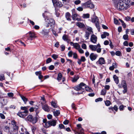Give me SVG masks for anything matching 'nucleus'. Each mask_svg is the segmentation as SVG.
Wrapping results in <instances>:
<instances>
[{
    "label": "nucleus",
    "instance_id": "e2e57ef3",
    "mask_svg": "<svg viewBox=\"0 0 134 134\" xmlns=\"http://www.w3.org/2000/svg\"><path fill=\"white\" fill-rule=\"evenodd\" d=\"M28 21H29L30 23L32 25H35L34 23L32 21L30 20H29V19H28Z\"/></svg>",
    "mask_w": 134,
    "mask_h": 134
},
{
    "label": "nucleus",
    "instance_id": "0e129e2a",
    "mask_svg": "<svg viewBox=\"0 0 134 134\" xmlns=\"http://www.w3.org/2000/svg\"><path fill=\"white\" fill-rule=\"evenodd\" d=\"M73 58L75 59H76L77 58V54L76 53H73Z\"/></svg>",
    "mask_w": 134,
    "mask_h": 134
},
{
    "label": "nucleus",
    "instance_id": "20e7f679",
    "mask_svg": "<svg viewBox=\"0 0 134 134\" xmlns=\"http://www.w3.org/2000/svg\"><path fill=\"white\" fill-rule=\"evenodd\" d=\"M36 37L35 34L34 32H29L25 36L24 39L27 43H31L33 38Z\"/></svg>",
    "mask_w": 134,
    "mask_h": 134
},
{
    "label": "nucleus",
    "instance_id": "2eb2a0df",
    "mask_svg": "<svg viewBox=\"0 0 134 134\" xmlns=\"http://www.w3.org/2000/svg\"><path fill=\"white\" fill-rule=\"evenodd\" d=\"M11 123L12 125L13 129L15 130H18L19 127L17 125V123L14 120H13L11 122Z\"/></svg>",
    "mask_w": 134,
    "mask_h": 134
},
{
    "label": "nucleus",
    "instance_id": "c9c22d12",
    "mask_svg": "<svg viewBox=\"0 0 134 134\" xmlns=\"http://www.w3.org/2000/svg\"><path fill=\"white\" fill-rule=\"evenodd\" d=\"M51 105L54 107L57 108V105L56 103L54 101H52L51 102Z\"/></svg>",
    "mask_w": 134,
    "mask_h": 134
},
{
    "label": "nucleus",
    "instance_id": "5701e85b",
    "mask_svg": "<svg viewBox=\"0 0 134 134\" xmlns=\"http://www.w3.org/2000/svg\"><path fill=\"white\" fill-rule=\"evenodd\" d=\"M79 78V77L78 76H75L74 77L71 78V81L73 82H76Z\"/></svg>",
    "mask_w": 134,
    "mask_h": 134
},
{
    "label": "nucleus",
    "instance_id": "13d9d810",
    "mask_svg": "<svg viewBox=\"0 0 134 134\" xmlns=\"http://www.w3.org/2000/svg\"><path fill=\"white\" fill-rule=\"evenodd\" d=\"M77 10L79 11H82L83 10V8L82 7H79L77 9Z\"/></svg>",
    "mask_w": 134,
    "mask_h": 134
},
{
    "label": "nucleus",
    "instance_id": "9b49d317",
    "mask_svg": "<svg viewBox=\"0 0 134 134\" xmlns=\"http://www.w3.org/2000/svg\"><path fill=\"white\" fill-rule=\"evenodd\" d=\"M84 5L86 7L91 8H94V4L90 1H88L85 3Z\"/></svg>",
    "mask_w": 134,
    "mask_h": 134
},
{
    "label": "nucleus",
    "instance_id": "aec40b11",
    "mask_svg": "<svg viewBox=\"0 0 134 134\" xmlns=\"http://www.w3.org/2000/svg\"><path fill=\"white\" fill-rule=\"evenodd\" d=\"M42 108L45 111L48 112L49 110L48 106L46 104L43 105Z\"/></svg>",
    "mask_w": 134,
    "mask_h": 134
},
{
    "label": "nucleus",
    "instance_id": "393cba45",
    "mask_svg": "<svg viewBox=\"0 0 134 134\" xmlns=\"http://www.w3.org/2000/svg\"><path fill=\"white\" fill-rule=\"evenodd\" d=\"M113 78L116 83V84H118L119 82L118 77L116 76L115 75H114L113 76Z\"/></svg>",
    "mask_w": 134,
    "mask_h": 134
},
{
    "label": "nucleus",
    "instance_id": "e433bc0d",
    "mask_svg": "<svg viewBox=\"0 0 134 134\" xmlns=\"http://www.w3.org/2000/svg\"><path fill=\"white\" fill-rule=\"evenodd\" d=\"M58 55L56 54H53L51 57L54 59L56 60L58 58Z\"/></svg>",
    "mask_w": 134,
    "mask_h": 134
},
{
    "label": "nucleus",
    "instance_id": "c03bdc74",
    "mask_svg": "<svg viewBox=\"0 0 134 134\" xmlns=\"http://www.w3.org/2000/svg\"><path fill=\"white\" fill-rule=\"evenodd\" d=\"M125 107V106L122 105H121L119 107V109L120 111L123 110Z\"/></svg>",
    "mask_w": 134,
    "mask_h": 134
},
{
    "label": "nucleus",
    "instance_id": "dca6fc26",
    "mask_svg": "<svg viewBox=\"0 0 134 134\" xmlns=\"http://www.w3.org/2000/svg\"><path fill=\"white\" fill-rule=\"evenodd\" d=\"M105 63V60L103 58L101 57L99 58V60L96 62V63L102 65Z\"/></svg>",
    "mask_w": 134,
    "mask_h": 134
},
{
    "label": "nucleus",
    "instance_id": "338daca9",
    "mask_svg": "<svg viewBox=\"0 0 134 134\" xmlns=\"http://www.w3.org/2000/svg\"><path fill=\"white\" fill-rule=\"evenodd\" d=\"M14 94L12 92L9 93V97H12L14 96Z\"/></svg>",
    "mask_w": 134,
    "mask_h": 134
},
{
    "label": "nucleus",
    "instance_id": "3c124183",
    "mask_svg": "<svg viewBox=\"0 0 134 134\" xmlns=\"http://www.w3.org/2000/svg\"><path fill=\"white\" fill-rule=\"evenodd\" d=\"M4 79V75H0V80L2 81Z\"/></svg>",
    "mask_w": 134,
    "mask_h": 134
},
{
    "label": "nucleus",
    "instance_id": "4c0bfd02",
    "mask_svg": "<svg viewBox=\"0 0 134 134\" xmlns=\"http://www.w3.org/2000/svg\"><path fill=\"white\" fill-rule=\"evenodd\" d=\"M123 38L124 40H128L129 36L127 34H125L123 36Z\"/></svg>",
    "mask_w": 134,
    "mask_h": 134
},
{
    "label": "nucleus",
    "instance_id": "a18cd8bd",
    "mask_svg": "<svg viewBox=\"0 0 134 134\" xmlns=\"http://www.w3.org/2000/svg\"><path fill=\"white\" fill-rule=\"evenodd\" d=\"M80 60L82 62H84L86 60V59L84 56L81 57Z\"/></svg>",
    "mask_w": 134,
    "mask_h": 134
},
{
    "label": "nucleus",
    "instance_id": "cd10ccee",
    "mask_svg": "<svg viewBox=\"0 0 134 134\" xmlns=\"http://www.w3.org/2000/svg\"><path fill=\"white\" fill-rule=\"evenodd\" d=\"M49 122V121H47L46 123L44 124H43V125L44 127L46 128H47L48 127H50V124H49L50 123Z\"/></svg>",
    "mask_w": 134,
    "mask_h": 134
},
{
    "label": "nucleus",
    "instance_id": "7c9ffc66",
    "mask_svg": "<svg viewBox=\"0 0 134 134\" xmlns=\"http://www.w3.org/2000/svg\"><path fill=\"white\" fill-rule=\"evenodd\" d=\"M82 17L83 18H88L90 17V15L89 14H83Z\"/></svg>",
    "mask_w": 134,
    "mask_h": 134
},
{
    "label": "nucleus",
    "instance_id": "473e14b6",
    "mask_svg": "<svg viewBox=\"0 0 134 134\" xmlns=\"http://www.w3.org/2000/svg\"><path fill=\"white\" fill-rule=\"evenodd\" d=\"M54 115L55 116H58L60 114L59 111L58 110H57L53 112Z\"/></svg>",
    "mask_w": 134,
    "mask_h": 134
},
{
    "label": "nucleus",
    "instance_id": "bf43d9fd",
    "mask_svg": "<svg viewBox=\"0 0 134 134\" xmlns=\"http://www.w3.org/2000/svg\"><path fill=\"white\" fill-rule=\"evenodd\" d=\"M123 44L125 46H128V42L127 41H125L123 43Z\"/></svg>",
    "mask_w": 134,
    "mask_h": 134
},
{
    "label": "nucleus",
    "instance_id": "f03ea898",
    "mask_svg": "<svg viewBox=\"0 0 134 134\" xmlns=\"http://www.w3.org/2000/svg\"><path fill=\"white\" fill-rule=\"evenodd\" d=\"M74 88L76 91L81 90L82 91L81 92L79 93V94L82 93H83L85 88L87 91L92 92V90L90 87L86 86L83 82H81L78 85L75 86Z\"/></svg>",
    "mask_w": 134,
    "mask_h": 134
},
{
    "label": "nucleus",
    "instance_id": "603ef678",
    "mask_svg": "<svg viewBox=\"0 0 134 134\" xmlns=\"http://www.w3.org/2000/svg\"><path fill=\"white\" fill-rule=\"evenodd\" d=\"M87 30L89 31V32L91 33L92 32V33H93V31H92V28L90 27H88L87 28Z\"/></svg>",
    "mask_w": 134,
    "mask_h": 134
},
{
    "label": "nucleus",
    "instance_id": "052dcab7",
    "mask_svg": "<svg viewBox=\"0 0 134 134\" xmlns=\"http://www.w3.org/2000/svg\"><path fill=\"white\" fill-rule=\"evenodd\" d=\"M109 41L110 42L109 46H110V47L111 48H113L114 47V46L112 44V42L111 40H109Z\"/></svg>",
    "mask_w": 134,
    "mask_h": 134
},
{
    "label": "nucleus",
    "instance_id": "ea45409f",
    "mask_svg": "<svg viewBox=\"0 0 134 134\" xmlns=\"http://www.w3.org/2000/svg\"><path fill=\"white\" fill-rule=\"evenodd\" d=\"M77 50L79 51V52L80 54H83L84 53L83 50L81 48V47H80V48H79Z\"/></svg>",
    "mask_w": 134,
    "mask_h": 134
},
{
    "label": "nucleus",
    "instance_id": "bb28decb",
    "mask_svg": "<svg viewBox=\"0 0 134 134\" xmlns=\"http://www.w3.org/2000/svg\"><path fill=\"white\" fill-rule=\"evenodd\" d=\"M18 130H14L13 129L10 132V134H18Z\"/></svg>",
    "mask_w": 134,
    "mask_h": 134
},
{
    "label": "nucleus",
    "instance_id": "a211bd4d",
    "mask_svg": "<svg viewBox=\"0 0 134 134\" xmlns=\"http://www.w3.org/2000/svg\"><path fill=\"white\" fill-rule=\"evenodd\" d=\"M62 39L66 41L68 43H69L70 41L68 36L66 34H64L63 35L62 37Z\"/></svg>",
    "mask_w": 134,
    "mask_h": 134
},
{
    "label": "nucleus",
    "instance_id": "c756f323",
    "mask_svg": "<svg viewBox=\"0 0 134 134\" xmlns=\"http://www.w3.org/2000/svg\"><path fill=\"white\" fill-rule=\"evenodd\" d=\"M29 108V106H26V107H21V110H24V111H28L27 109Z\"/></svg>",
    "mask_w": 134,
    "mask_h": 134
},
{
    "label": "nucleus",
    "instance_id": "f8f14e48",
    "mask_svg": "<svg viewBox=\"0 0 134 134\" xmlns=\"http://www.w3.org/2000/svg\"><path fill=\"white\" fill-rule=\"evenodd\" d=\"M98 56L97 54L92 53L90 54V58L91 61H93L96 59Z\"/></svg>",
    "mask_w": 134,
    "mask_h": 134
},
{
    "label": "nucleus",
    "instance_id": "a878e982",
    "mask_svg": "<svg viewBox=\"0 0 134 134\" xmlns=\"http://www.w3.org/2000/svg\"><path fill=\"white\" fill-rule=\"evenodd\" d=\"M62 4L59 1H58L57 2L55 3V5H54V7H61L62 6Z\"/></svg>",
    "mask_w": 134,
    "mask_h": 134
},
{
    "label": "nucleus",
    "instance_id": "a19ab883",
    "mask_svg": "<svg viewBox=\"0 0 134 134\" xmlns=\"http://www.w3.org/2000/svg\"><path fill=\"white\" fill-rule=\"evenodd\" d=\"M121 84L122 85L123 87H124V86L125 85L126 87V82L125 81L123 80L122 81Z\"/></svg>",
    "mask_w": 134,
    "mask_h": 134
},
{
    "label": "nucleus",
    "instance_id": "4d7b16f0",
    "mask_svg": "<svg viewBox=\"0 0 134 134\" xmlns=\"http://www.w3.org/2000/svg\"><path fill=\"white\" fill-rule=\"evenodd\" d=\"M110 88V86L109 85H106L104 87V88L105 90H109Z\"/></svg>",
    "mask_w": 134,
    "mask_h": 134
},
{
    "label": "nucleus",
    "instance_id": "4be33fe9",
    "mask_svg": "<svg viewBox=\"0 0 134 134\" xmlns=\"http://www.w3.org/2000/svg\"><path fill=\"white\" fill-rule=\"evenodd\" d=\"M76 25L80 28H83L85 26L84 24L80 22H77L76 24Z\"/></svg>",
    "mask_w": 134,
    "mask_h": 134
},
{
    "label": "nucleus",
    "instance_id": "09e8293b",
    "mask_svg": "<svg viewBox=\"0 0 134 134\" xmlns=\"http://www.w3.org/2000/svg\"><path fill=\"white\" fill-rule=\"evenodd\" d=\"M103 99L101 98H99L96 99L95 101L96 102H97L99 101H101Z\"/></svg>",
    "mask_w": 134,
    "mask_h": 134
},
{
    "label": "nucleus",
    "instance_id": "774afa93",
    "mask_svg": "<svg viewBox=\"0 0 134 134\" xmlns=\"http://www.w3.org/2000/svg\"><path fill=\"white\" fill-rule=\"evenodd\" d=\"M90 53L89 52L86 51L85 53V55L86 56V57H87L89 55Z\"/></svg>",
    "mask_w": 134,
    "mask_h": 134
},
{
    "label": "nucleus",
    "instance_id": "680f3d73",
    "mask_svg": "<svg viewBox=\"0 0 134 134\" xmlns=\"http://www.w3.org/2000/svg\"><path fill=\"white\" fill-rule=\"evenodd\" d=\"M59 127L60 129H64L65 128L64 126L62 124L59 125Z\"/></svg>",
    "mask_w": 134,
    "mask_h": 134
},
{
    "label": "nucleus",
    "instance_id": "0eeeda50",
    "mask_svg": "<svg viewBox=\"0 0 134 134\" xmlns=\"http://www.w3.org/2000/svg\"><path fill=\"white\" fill-rule=\"evenodd\" d=\"M89 47L90 49L92 51H96L98 53H100L101 51V48H99L97 49L96 46V45L90 44L89 45Z\"/></svg>",
    "mask_w": 134,
    "mask_h": 134
},
{
    "label": "nucleus",
    "instance_id": "4468645a",
    "mask_svg": "<svg viewBox=\"0 0 134 134\" xmlns=\"http://www.w3.org/2000/svg\"><path fill=\"white\" fill-rule=\"evenodd\" d=\"M70 44L71 45L73 46L77 50H78L80 47L79 44L77 43H74L72 42H71Z\"/></svg>",
    "mask_w": 134,
    "mask_h": 134
},
{
    "label": "nucleus",
    "instance_id": "c85d7f7f",
    "mask_svg": "<svg viewBox=\"0 0 134 134\" xmlns=\"http://www.w3.org/2000/svg\"><path fill=\"white\" fill-rule=\"evenodd\" d=\"M20 97L23 101L24 102V103L26 104L27 102L28 101V99L23 96H20Z\"/></svg>",
    "mask_w": 134,
    "mask_h": 134
},
{
    "label": "nucleus",
    "instance_id": "412c9836",
    "mask_svg": "<svg viewBox=\"0 0 134 134\" xmlns=\"http://www.w3.org/2000/svg\"><path fill=\"white\" fill-rule=\"evenodd\" d=\"M49 122L50 123V126H54L56 124V121L55 120H50Z\"/></svg>",
    "mask_w": 134,
    "mask_h": 134
},
{
    "label": "nucleus",
    "instance_id": "8fccbe9b",
    "mask_svg": "<svg viewBox=\"0 0 134 134\" xmlns=\"http://www.w3.org/2000/svg\"><path fill=\"white\" fill-rule=\"evenodd\" d=\"M81 2V1L80 0H77L75 1L74 3L76 5H78L80 4Z\"/></svg>",
    "mask_w": 134,
    "mask_h": 134
},
{
    "label": "nucleus",
    "instance_id": "79ce46f5",
    "mask_svg": "<svg viewBox=\"0 0 134 134\" xmlns=\"http://www.w3.org/2000/svg\"><path fill=\"white\" fill-rule=\"evenodd\" d=\"M81 47L83 49H87V46L85 43H83L82 44Z\"/></svg>",
    "mask_w": 134,
    "mask_h": 134
},
{
    "label": "nucleus",
    "instance_id": "72a5a7b5",
    "mask_svg": "<svg viewBox=\"0 0 134 134\" xmlns=\"http://www.w3.org/2000/svg\"><path fill=\"white\" fill-rule=\"evenodd\" d=\"M90 33H91L89 32H86V34L85 35V37L86 38V40L88 39L89 35Z\"/></svg>",
    "mask_w": 134,
    "mask_h": 134
},
{
    "label": "nucleus",
    "instance_id": "1a4fd4ad",
    "mask_svg": "<svg viewBox=\"0 0 134 134\" xmlns=\"http://www.w3.org/2000/svg\"><path fill=\"white\" fill-rule=\"evenodd\" d=\"M28 111H24L22 112H19L17 113V115L20 117L24 118L27 115Z\"/></svg>",
    "mask_w": 134,
    "mask_h": 134
},
{
    "label": "nucleus",
    "instance_id": "9d476101",
    "mask_svg": "<svg viewBox=\"0 0 134 134\" xmlns=\"http://www.w3.org/2000/svg\"><path fill=\"white\" fill-rule=\"evenodd\" d=\"M72 18L73 20H76L77 21H81L80 17L79 15L77 13L73 14L72 15Z\"/></svg>",
    "mask_w": 134,
    "mask_h": 134
},
{
    "label": "nucleus",
    "instance_id": "864d4df0",
    "mask_svg": "<svg viewBox=\"0 0 134 134\" xmlns=\"http://www.w3.org/2000/svg\"><path fill=\"white\" fill-rule=\"evenodd\" d=\"M124 90L123 91V92L124 93H125L127 92V87H126V86H124V87H123Z\"/></svg>",
    "mask_w": 134,
    "mask_h": 134
},
{
    "label": "nucleus",
    "instance_id": "39448f33",
    "mask_svg": "<svg viewBox=\"0 0 134 134\" xmlns=\"http://www.w3.org/2000/svg\"><path fill=\"white\" fill-rule=\"evenodd\" d=\"M26 119V120L31 122L33 124L36 123L37 121V117H33L31 115H28Z\"/></svg>",
    "mask_w": 134,
    "mask_h": 134
},
{
    "label": "nucleus",
    "instance_id": "f257e3e1",
    "mask_svg": "<svg viewBox=\"0 0 134 134\" xmlns=\"http://www.w3.org/2000/svg\"><path fill=\"white\" fill-rule=\"evenodd\" d=\"M129 2L126 0H119L115 5L118 10H125L129 7Z\"/></svg>",
    "mask_w": 134,
    "mask_h": 134
},
{
    "label": "nucleus",
    "instance_id": "5fc2aeb1",
    "mask_svg": "<svg viewBox=\"0 0 134 134\" xmlns=\"http://www.w3.org/2000/svg\"><path fill=\"white\" fill-rule=\"evenodd\" d=\"M0 117L2 119H5V116L4 115L1 113H0Z\"/></svg>",
    "mask_w": 134,
    "mask_h": 134
},
{
    "label": "nucleus",
    "instance_id": "2f4dec72",
    "mask_svg": "<svg viewBox=\"0 0 134 134\" xmlns=\"http://www.w3.org/2000/svg\"><path fill=\"white\" fill-rule=\"evenodd\" d=\"M62 77V73H59L58 75L57 80L58 81L60 80L61 79Z\"/></svg>",
    "mask_w": 134,
    "mask_h": 134
},
{
    "label": "nucleus",
    "instance_id": "58836bf2",
    "mask_svg": "<svg viewBox=\"0 0 134 134\" xmlns=\"http://www.w3.org/2000/svg\"><path fill=\"white\" fill-rule=\"evenodd\" d=\"M52 61V59L50 58H49L46 60V63L48 64L51 62Z\"/></svg>",
    "mask_w": 134,
    "mask_h": 134
},
{
    "label": "nucleus",
    "instance_id": "69168bd1",
    "mask_svg": "<svg viewBox=\"0 0 134 134\" xmlns=\"http://www.w3.org/2000/svg\"><path fill=\"white\" fill-rule=\"evenodd\" d=\"M52 32L53 34L55 36H57L58 35L56 33V32L53 30L52 29Z\"/></svg>",
    "mask_w": 134,
    "mask_h": 134
},
{
    "label": "nucleus",
    "instance_id": "f3484780",
    "mask_svg": "<svg viewBox=\"0 0 134 134\" xmlns=\"http://www.w3.org/2000/svg\"><path fill=\"white\" fill-rule=\"evenodd\" d=\"M49 32V31L47 29H44L40 32V33L43 36L47 35Z\"/></svg>",
    "mask_w": 134,
    "mask_h": 134
},
{
    "label": "nucleus",
    "instance_id": "7ed1b4c3",
    "mask_svg": "<svg viewBox=\"0 0 134 134\" xmlns=\"http://www.w3.org/2000/svg\"><path fill=\"white\" fill-rule=\"evenodd\" d=\"M46 15V14L45 12L44 13H43L42 14V15L44 18L46 22L45 26L47 27H48L49 26L52 27V26L54 25L55 24V21L52 18H48L47 16L45 17Z\"/></svg>",
    "mask_w": 134,
    "mask_h": 134
},
{
    "label": "nucleus",
    "instance_id": "ddd939ff",
    "mask_svg": "<svg viewBox=\"0 0 134 134\" xmlns=\"http://www.w3.org/2000/svg\"><path fill=\"white\" fill-rule=\"evenodd\" d=\"M97 41V37L94 34H93L91 36L90 41L93 43H95Z\"/></svg>",
    "mask_w": 134,
    "mask_h": 134
},
{
    "label": "nucleus",
    "instance_id": "de8ad7c7",
    "mask_svg": "<svg viewBox=\"0 0 134 134\" xmlns=\"http://www.w3.org/2000/svg\"><path fill=\"white\" fill-rule=\"evenodd\" d=\"M54 68V66L51 65L49 67V69L50 70H53Z\"/></svg>",
    "mask_w": 134,
    "mask_h": 134
},
{
    "label": "nucleus",
    "instance_id": "423d86ee",
    "mask_svg": "<svg viewBox=\"0 0 134 134\" xmlns=\"http://www.w3.org/2000/svg\"><path fill=\"white\" fill-rule=\"evenodd\" d=\"M91 21L92 22L95 23L96 27L97 28L98 30L99 31L100 30V27L99 23V20L97 16H95L94 18L92 19Z\"/></svg>",
    "mask_w": 134,
    "mask_h": 134
},
{
    "label": "nucleus",
    "instance_id": "f704fd0d",
    "mask_svg": "<svg viewBox=\"0 0 134 134\" xmlns=\"http://www.w3.org/2000/svg\"><path fill=\"white\" fill-rule=\"evenodd\" d=\"M105 105L107 106H109L111 104L109 100H106L104 101Z\"/></svg>",
    "mask_w": 134,
    "mask_h": 134
},
{
    "label": "nucleus",
    "instance_id": "6ab92c4d",
    "mask_svg": "<svg viewBox=\"0 0 134 134\" xmlns=\"http://www.w3.org/2000/svg\"><path fill=\"white\" fill-rule=\"evenodd\" d=\"M108 109L109 110H111L113 111L114 110H115L116 111H117L118 110V107L117 105H115L113 107H110L108 108Z\"/></svg>",
    "mask_w": 134,
    "mask_h": 134
},
{
    "label": "nucleus",
    "instance_id": "49530a36",
    "mask_svg": "<svg viewBox=\"0 0 134 134\" xmlns=\"http://www.w3.org/2000/svg\"><path fill=\"white\" fill-rule=\"evenodd\" d=\"M72 54H73V52L72 51H69L68 53V56L69 57H71Z\"/></svg>",
    "mask_w": 134,
    "mask_h": 134
},
{
    "label": "nucleus",
    "instance_id": "37998d69",
    "mask_svg": "<svg viewBox=\"0 0 134 134\" xmlns=\"http://www.w3.org/2000/svg\"><path fill=\"white\" fill-rule=\"evenodd\" d=\"M106 93V91L105 90H102L101 91V94L103 95H104Z\"/></svg>",
    "mask_w": 134,
    "mask_h": 134
},
{
    "label": "nucleus",
    "instance_id": "b1692460",
    "mask_svg": "<svg viewBox=\"0 0 134 134\" xmlns=\"http://www.w3.org/2000/svg\"><path fill=\"white\" fill-rule=\"evenodd\" d=\"M65 17L66 19L68 21H71V20L70 19V15L69 12L66 13L65 14Z\"/></svg>",
    "mask_w": 134,
    "mask_h": 134
},
{
    "label": "nucleus",
    "instance_id": "6e6d98bb",
    "mask_svg": "<svg viewBox=\"0 0 134 134\" xmlns=\"http://www.w3.org/2000/svg\"><path fill=\"white\" fill-rule=\"evenodd\" d=\"M115 54L116 55L119 56L120 55L121 53L120 51H118L116 52Z\"/></svg>",
    "mask_w": 134,
    "mask_h": 134
},
{
    "label": "nucleus",
    "instance_id": "6e6552de",
    "mask_svg": "<svg viewBox=\"0 0 134 134\" xmlns=\"http://www.w3.org/2000/svg\"><path fill=\"white\" fill-rule=\"evenodd\" d=\"M81 126L80 124H77V125L78 127V132H76L75 133V134H83V129L81 128Z\"/></svg>",
    "mask_w": 134,
    "mask_h": 134
}]
</instances>
